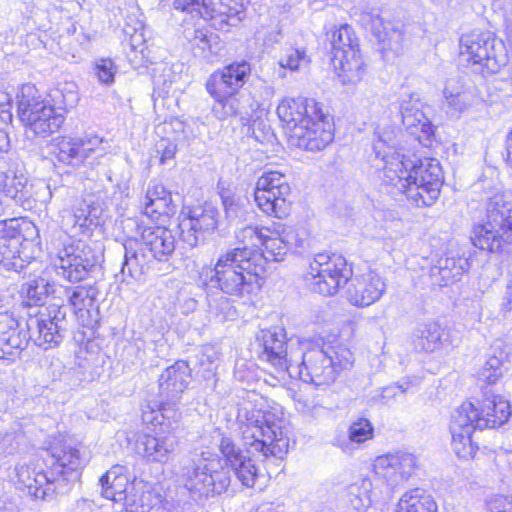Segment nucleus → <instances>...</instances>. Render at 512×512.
<instances>
[{
    "mask_svg": "<svg viewBox=\"0 0 512 512\" xmlns=\"http://www.w3.org/2000/svg\"><path fill=\"white\" fill-rule=\"evenodd\" d=\"M460 55L487 73H496L506 64L504 42L490 31L473 30L460 38Z\"/></svg>",
    "mask_w": 512,
    "mask_h": 512,
    "instance_id": "nucleus-8",
    "label": "nucleus"
},
{
    "mask_svg": "<svg viewBox=\"0 0 512 512\" xmlns=\"http://www.w3.org/2000/svg\"><path fill=\"white\" fill-rule=\"evenodd\" d=\"M396 512H437V504L430 496L415 489L401 497Z\"/></svg>",
    "mask_w": 512,
    "mask_h": 512,
    "instance_id": "nucleus-48",
    "label": "nucleus"
},
{
    "mask_svg": "<svg viewBox=\"0 0 512 512\" xmlns=\"http://www.w3.org/2000/svg\"><path fill=\"white\" fill-rule=\"evenodd\" d=\"M257 342L261 351L259 358L269 363L278 373H288L290 369L291 351L297 350L302 340L287 339L284 328L273 327L261 330L257 335Z\"/></svg>",
    "mask_w": 512,
    "mask_h": 512,
    "instance_id": "nucleus-15",
    "label": "nucleus"
},
{
    "mask_svg": "<svg viewBox=\"0 0 512 512\" xmlns=\"http://www.w3.org/2000/svg\"><path fill=\"white\" fill-rule=\"evenodd\" d=\"M509 365V351L502 342H496L492 345L487 360L479 371V379L494 384L508 371Z\"/></svg>",
    "mask_w": 512,
    "mask_h": 512,
    "instance_id": "nucleus-38",
    "label": "nucleus"
},
{
    "mask_svg": "<svg viewBox=\"0 0 512 512\" xmlns=\"http://www.w3.org/2000/svg\"><path fill=\"white\" fill-rule=\"evenodd\" d=\"M409 178L408 200L417 207L432 206L444 182L440 162L434 158L411 160Z\"/></svg>",
    "mask_w": 512,
    "mask_h": 512,
    "instance_id": "nucleus-11",
    "label": "nucleus"
},
{
    "mask_svg": "<svg viewBox=\"0 0 512 512\" xmlns=\"http://www.w3.org/2000/svg\"><path fill=\"white\" fill-rule=\"evenodd\" d=\"M334 67L337 75L344 85H355L359 83L365 73V64L361 58L359 48H349L347 52H341L339 57H333Z\"/></svg>",
    "mask_w": 512,
    "mask_h": 512,
    "instance_id": "nucleus-36",
    "label": "nucleus"
},
{
    "mask_svg": "<svg viewBox=\"0 0 512 512\" xmlns=\"http://www.w3.org/2000/svg\"><path fill=\"white\" fill-rule=\"evenodd\" d=\"M141 237L143 246L156 261H168L175 250V236L166 227H147L142 231Z\"/></svg>",
    "mask_w": 512,
    "mask_h": 512,
    "instance_id": "nucleus-32",
    "label": "nucleus"
},
{
    "mask_svg": "<svg viewBox=\"0 0 512 512\" xmlns=\"http://www.w3.org/2000/svg\"><path fill=\"white\" fill-rule=\"evenodd\" d=\"M123 249L125 253L121 271L123 274H125L127 271V274L131 278L138 280L142 275H144L143 265L137 262V255H132L130 249H128L126 246H123Z\"/></svg>",
    "mask_w": 512,
    "mask_h": 512,
    "instance_id": "nucleus-63",
    "label": "nucleus"
},
{
    "mask_svg": "<svg viewBox=\"0 0 512 512\" xmlns=\"http://www.w3.org/2000/svg\"><path fill=\"white\" fill-rule=\"evenodd\" d=\"M52 456V477L43 471H33V477L30 471L22 470L19 477L27 487L29 493L37 499L46 500L54 494L53 482L54 474L66 475L69 471L74 472L84 465L79 450L71 446L53 447Z\"/></svg>",
    "mask_w": 512,
    "mask_h": 512,
    "instance_id": "nucleus-9",
    "label": "nucleus"
},
{
    "mask_svg": "<svg viewBox=\"0 0 512 512\" xmlns=\"http://www.w3.org/2000/svg\"><path fill=\"white\" fill-rule=\"evenodd\" d=\"M77 138L62 137L54 144L53 155L56 160L72 169H77L83 164L80 145Z\"/></svg>",
    "mask_w": 512,
    "mask_h": 512,
    "instance_id": "nucleus-44",
    "label": "nucleus"
},
{
    "mask_svg": "<svg viewBox=\"0 0 512 512\" xmlns=\"http://www.w3.org/2000/svg\"><path fill=\"white\" fill-rule=\"evenodd\" d=\"M181 476L184 486L199 499L225 492L231 481L221 460L209 452L195 455L183 466Z\"/></svg>",
    "mask_w": 512,
    "mask_h": 512,
    "instance_id": "nucleus-6",
    "label": "nucleus"
},
{
    "mask_svg": "<svg viewBox=\"0 0 512 512\" xmlns=\"http://www.w3.org/2000/svg\"><path fill=\"white\" fill-rule=\"evenodd\" d=\"M486 217L512 230V196L498 192L490 197L486 205Z\"/></svg>",
    "mask_w": 512,
    "mask_h": 512,
    "instance_id": "nucleus-43",
    "label": "nucleus"
},
{
    "mask_svg": "<svg viewBox=\"0 0 512 512\" xmlns=\"http://www.w3.org/2000/svg\"><path fill=\"white\" fill-rule=\"evenodd\" d=\"M333 354L336 353L330 346L325 349L310 340H302L299 348L291 351L292 364L287 374L315 386L330 385L340 370L350 365L348 359L335 360Z\"/></svg>",
    "mask_w": 512,
    "mask_h": 512,
    "instance_id": "nucleus-4",
    "label": "nucleus"
},
{
    "mask_svg": "<svg viewBox=\"0 0 512 512\" xmlns=\"http://www.w3.org/2000/svg\"><path fill=\"white\" fill-rule=\"evenodd\" d=\"M49 98L50 101L47 102L51 105V107H53L55 112H61L60 114L64 118L67 109L73 107L78 100L77 95L74 92L68 91L65 93L64 90L58 88L51 90L49 93Z\"/></svg>",
    "mask_w": 512,
    "mask_h": 512,
    "instance_id": "nucleus-54",
    "label": "nucleus"
},
{
    "mask_svg": "<svg viewBox=\"0 0 512 512\" xmlns=\"http://www.w3.org/2000/svg\"><path fill=\"white\" fill-rule=\"evenodd\" d=\"M331 44L333 57H339L341 52H347L349 48H359L358 39L355 37L352 27L348 24L341 25L333 32Z\"/></svg>",
    "mask_w": 512,
    "mask_h": 512,
    "instance_id": "nucleus-50",
    "label": "nucleus"
},
{
    "mask_svg": "<svg viewBox=\"0 0 512 512\" xmlns=\"http://www.w3.org/2000/svg\"><path fill=\"white\" fill-rule=\"evenodd\" d=\"M418 467V458L406 451L379 456L374 462L375 474L391 488L406 482Z\"/></svg>",
    "mask_w": 512,
    "mask_h": 512,
    "instance_id": "nucleus-21",
    "label": "nucleus"
},
{
    "mask_svg": "<svg viewBox=\"0 0 512 512\" xmlns=\"http://www.w3.org/2000/svg\"><path fill=\"white\" fill-rule=\"evenodd\" d=\"M444 330L436 322H429L418 327L414 334V345L425 352H434L442 346Z\"/></svg>",
    "mask_w": 512,
    "mask_h": 512,
    "instance_id": "nucleus-45",
    "label": "nucleus"
},
{
    "mask_svg": "<svg viewBox=\"0 0 512 512\" xmlns=\"http://www.w3.org/2000/svg\"><path fill=\"white\" fill-rule=\"evenodd\" d=\"M144 214L152 219L173 213L172 198L162 184L151 183L144 197Z\"/></svg>",
    "mask_w": 512,
    "mask_h": 512,
    "instance_id": "nucleus-40",
    "label": "nucleus"
},
{
    "mask_svg": "<svg viewBox=\"0 0 512 512\" xmlns=\"http://www.w3.org/2000/svg\"><path fill=\"white\" fill-rule=\"evenodd\" d=\"M77 140L81 143L79 147L84 165H99L108 160L107 154L110 146L103 138L97 135H86Z\"/></svg>",
    "mask_w": 512,
    "mask_h": 512,
    "instance_id": "nucleus-42",
    "label": "nucleus"
},
{
    "mask_svg": "<svg viewBox=\"0 0 512 512\" xmlns=\"http://www.w3.org/2000/svg\"><path fill=\"white\" fill-rule=\"evenodd\" d=\"M491 512H512V495H495L487 500Z\"/></svg>",
    "mask_w": 512,
    "mask_h": 512,
    "instance_id": "nucleus-64",
    "label": "nucleus"
},
{
    "mask_svg": "<svg viewBox=\"0 0 512 512\" xmlns=\"http://www.w3.org/2000/svg\"><path fill=\"white\" fill-rule=\"evenodd\" d=\"M270 227L271 231L266 232L265 239L261 244L264 247L261 254L265 256L266 263L268 260L282 261L290 249L289 235L286 233L285 226L273 223ZM258 252L260 253V251Z\"/></svg>",
    "mask_w": 512,
    "mask_h": 512,
    "instance_id": "nucleus-39",
    "label": "nucleus"
},
{
    "mask_svg": "<svg viewBox=\"0 0 512 512\" xmlns=\"http://www.w3.org/2000/svg\"><path fill=\"white\" fill-rule=\"evenodd\" d=\"M268 231H271V227L246 226L236 233V238L245 244L244 247L251 249L249 246L258 247L262 244Z\"/></svg>",
    "mask_w": 512,
    "mask_h": 512,
    "instance_id": "nucleus-55",
    "label": "nucleus"
},
{
    "mask_svg": "<svg viewBox=\"0 0 512 512\" xmlns=\"http://www.w3.org/2000/svg\"><path fill=\"white\" fill-rule=\"evenodd\" d=\"M471 240L481 250L497 252L504 243H512V230L486 217L483 223L473 226Z\"/></svg>",
    "mask_w": 512,
    "mask_h": 512,
    "instance_id": "nucleus-29",
    "label": "nucleus"
},
{
    "mask_svg": "<svg viewBox=\"0 0 512 512\" xmlns=\"http://www.w3.org/2000/svg\"><path fill=\"white\" fill-rule=\"evenodd\" d=\"M173 7L190 14L192 18H219L220 23H229L233 19L241 20V11L236 0H174Z\"/></svg>",
    "mask_w": 512,
    "mask_h": 512,
    "instance_id": "nucleus-19",
    "label": "nucleus"
},
{
    "mask_svg": "<svg viewBox=\"0 0 512 512\" xmlns=\"http://www.w3.org/2000/svg\"><path fill=\"white\" fill-rule=\"evenodd\" d=\"M419 379L416 377H406L399 381L397 384L389 385L381 389L379 397L381 402L388 404L394 400L399 393H406L418 387Z\"/></svg>",
    "mask_w": 512,
    "mask_h": 512,
    "instance_id": "nucleus-52",
    "label": "nucleus"
},
{
    "mask_svg": "<svg viewBox=\"0 0 512 512\" xmlns=\"http://www.w3.org/2000/svg\"><path fill=\"white\" fill-rule=\"evenodd\" d=\"M277 115L288 137L291 133H301L299 126L310 123L314 118L323 117V111L314 99L285 98L277 107Z\"/></svg>",
    "mask_w": 512,
    "mask_h": 512,
    "instance_id": "nucleus-22",
    "label": "nucleus"
},
{
    "mask_svg": "<svg viewBox=\"0 0 512 512\" xmlns=\"http://www.w3.org/2000/svg\"><path fill=\"white\" fill-rule=\"evenodd\" d=\"M128 477L125 475L123 477H119L118 480L114 482V484H109L102 488L101 494L103 497L109 500H113L115 502L125 501V505L128 504V500L131 495L134 493H127L128 488Z\"/></svg>",
    "mask_w": 512,
    "mask_h": 512,
    "instance_id": "nucleus-56",
    "label": "nucleus"
},
{
    "mask_svg": "<svg viewBox=\"0 0 512 512\" xmlns=\"http://www.w3.org/2000/svg\"><path fill=\"white\" fill-rule=\"evenodd\" d=\"M359 22L364 28L370 30L377 39L384 58L391 60L403 52L404 32L402 25L385 21L377 9L361 11Z\"/></svg>",
    "mask_w": 512,
    "mask_h": 512,
    "instance_id": "nucleus-18",
    "label": "nucleus"
},
{
    "mask_svg": "<svg viewBox=\"0 0 512 512\" xmlns=\"http://www.w3.org/2000/svg\"><path fill=\"white\" fill-rule=\"evenodd\" d=\"M208 313L218 321L233 320L237 316L232 302L224 295L208 298Z\"/></svg>",
    "mask_w": 512,
    "mask_h": 512,
    "instance_id": "nucleus-51",
    "label": "nucleus"
},
{
    "mask_svg": "<svg viewBox=\"0 0 512 512\" xmlns=\"http://www.w3.org/2000/svg\"><path fill=\"white\" fill-rule=\"evenodd\" d=\"M26 175L17 169L0 171V194L10 198L17 205L26 184Z\"/></svg>",
    "mask_w": 512,
    "mask_h": 512,
    "instance_id": "nucleus-47",
    "label": "nucleus"
},
{
    "mask_svg": "<svg viewBox=\"0 0 512 512\" xmlns=\"http://www.w3.org/2000/svg\"><path fill=\"white\" fill-rule=\"evenodd\" d=\"M17 107L21 122L36 136L48 137L64 123L61 112H55L33 84L22 85L17 94Z\"/></svg>",
    "mask_w": 512,
    "mask_h": 512,
    "instance_id": "nucleus-7",
    "label": "nucleus"
},
{
    "mask_svg": "<svg viewBox=\"0 0 512 512\" xmlns=\"http://www.w3.org/2000/svg\"><path fill=\"white\" fill-rule=\"evenodd\" d=\"M373 483L369 478H362L348 485L342 495L348 512H368L375 501Z\"/></svg>",
    "mask_w": 512,
    "mask_h": 512,
    "instance_id": "nucleus-37",
    "label": "nucleus"
},
{
    "mask_svg": "<svg viewBox=\"0 0 512 512\" xmlns=\"http://www.w3.org/2000/svg\"><path fill=\"white\" fill-rule=\"evenodd\" d=\"M191 370L187 362L177 361L172 366L166 368L159 377V391L167 401H175L187 388ZM163 402L162 404H164ZM171 405L170 402H166ZM172 406L175 407L173 403Z\"/></svg>",
    "mask_w": 512,
    "mask_h": 512,
    "instance_id": "nucleus-31",
    "label": "nucleus"
},
{
    "mask_svg": "<svg viewBox=\"0 0 512 512\" xmlns=\"http://www.w3.org/2000/svg\"><path fill=\"white\" fill-rule=\"evenodd\" d=\"M101 252L80 239L65 243L58 252V274L70 282L83 280L101 262Z\"/></svg>",
    "mask_w": 512,
    "mask_h": 512,
    "instance_id": "nucleus-13",
    "label": "nucleus"
},
{
    "mask_svg": "<svg viewBox=\"0 0 512 512\" xmlns=\"http://www.w3.org/2000/svg\"><path fill=\"white\" fill-rule=\"evenodd\" d=\"M53 292V285L43 277L28 280L20 289L21 303L24 307L42 306Z\"/></svg>",
    "mask_w": 512,
    "mask_h": 512,
    "instance_id": "nucleus-41",
    "label": "nucleus"
},
{
    "mask_svg": "<svg viewBox=\"0 0 512 512\" xmlns=\"http://www.w3.org/2000/svg\"><path fill=\"white\" fill-rule=\"evenodd\" d=\"M159 504V496L151 491L135 492L126 505L127 512H149L153 504Z\"/></svg>",
    "mask_w": 512,
    "mask_h": 512,
    "instance_id": "nucleus-53",
    "label": "nucleus"
},
{
    "mask_svg": "<svg viewBox=\"0 0 512 512\" xmlns=\"http://www.w3.org/2000/svg\"><path fill=\"white\" fill-rule=\"evenodd\" d=\"M217 360L218 355L213 347H205L197 355V363L203 369V377L205 379H210L215 374Z\"/></svg>",
    "mask_w": 512,
    "mask_h": 512,
    "instance_id": "nucleus-58",
    "label": "nucleus"
},
{
    "mask_svg": "<svg viewBox=\"0 0 512 512\" xmlns=\"http://www.w3.org/2000/svg\"><path fill=\"white\" fill-rule=\"evenodd\" d=\"M70 305L78 322L84 327H93L99 321V307L96 303L97 288L77 286L67 290Z\"/></svg>",
    "mask_w": 512,
    "mask_h": 512,
    "instance_id": "nucleus-27",
    "label": "nucleus"
},
{
    "mask_svg": "<svg viewBox=\"0 0 512 512\" xmlns=\"http://www.w3.org/2000/svg\"><path fill=\"white\" fill-rule=\"evenodd\" d=\"M181 414L174 406L164 403L158 409L150 406L143 410L142 419L156 431L154 435L145 434L137 442V448L150 462L166 463L178 447V438L174 431L178 427Z\"/></svg>",
    "mask_w": 512,
    "mask_h": 512,
    "instance_id": "nucleus-5",
    "label": "nucleus"
},
{
    "mask_svg": "<svg viewBox=\"0 0 512 512\" xmlns=\"http://www.w3.org/2000/svg\"><path fill=\"white\" fill-rule=\"evenodd\" d=\"M47 375L52 381H60L70 384L71 370L67 369L63 361L57 357H52L47 366Z\"/></svg>",
    "mask_w": 512,
    "mask_h": 512,
    "instance_id": "nucleus-62",
    "label": "nucleus"
},
{
    "mask_svg": "<svg viewBox=\"0 0 512 512\" xmlns=\"http://www.w3.org/2000/svg\"><path fill=\"white\" fill-rule=\"evenodd\" d=\"M66 311L57 304H51L27 320L28 340L44 349L58 346L63 340Z\"/></svg>",
    "mask_w": 512,
    "mask_h": 512,
    "instance_id": "nucleus-14",
    "label": "nucleus"
},
{
    "mask_svg": "<svg viewBox=\"0 0 512 512\" xmlns=\"http://www.w3.org/2000/svg\"><path fill=\"white\" fill-rule=\"evenodd\" d=\"M301 133H291L288 140L292 146L307 151H320L329 145L334 138L329 115L323 113V117L314 118L310 123L299 126Z\"/></svg>",
    "mask_w": 512,
    "mask_h": 512,
    "instance_id": "nucleus-23",
    "label": "nucleus"
},
{
    "mask_svg": "<svg viewBox=\"0 0 512 512\" xmlns=\"http://www.w3.org/2000/svg\"><path fill=\"white\" fill-rule=\"evenodd\" d=\"M390 137L383 138L379 136L378 140L373 144V150L376 157L381 160L382 182L386 186H391L397 192L404 194L408 199V189L410 187V166L411 159L406 158L399 153L388 152L392 149L389 145Z\"/></svg>",
    "mask_w": 512,
    "mask_h": 512,
    "instance_id": "nucleus-16",
    "label": "nucleus"
},
{
    "mask_svg": "<svg viewBox=\"0 0 512 512\" xmlns=\"http://www.w3.org/2000/svg\"><path fill=\"white\" fill-rule=\"evenodd\" d=\"M290 194L287 177L278 171H267L256 182L254 200L263 213L281 219L289 214Z\"/></svg>",
    "mask_w": 512,
    "mask_h": 512,
    "instance_id": "nucleus-12",
    "label": "nucleus"
},
{
    "mask_svg": "<svg viewBox=\"0 0 512 512\" xmlns=\"http://www.w3.org/2000/svg\"><path fill=\"white\" fill-rule=\"evenodd\" d=\"M386 289L382 277L374 271L350 277L346 290L347 300L354 306L365 307L378 301Z\"/></svg>",
    "mask_w": 512,
    "mask_h": 512,
    "instance_id": "nucleus-26",
    "label": "nucleus"
},
{
    "mask_svg": "<svg viewBox=\"0 0 512 512\" xmlns=\"http://www.w3.org/2000/svg\"><path fill=\"white\" fill-rule=\"evenodd\" d=\"M237 419L247 453H258L266 459L270 456L281 458L288 452L290 438L283 418L244 403L238 410Z\"/></svg>",
    "mask_w": 512,
    "mask_h": 512,
    "instance_id": "nucleus-2",
    "label": "nucleus"
},
{
    "mask_svg": "<svg viewBox=\"0 0 512 512\" xmlns=\"http://www.w3.org/2000/svg\"><path fill=\"white\" fill-rule=\"evenodd\" d=\"M469 269L468 259L459 255L440 257L430 268V278L433 285L449 286L459 281Z\"/></svg>",
    "mask_w": 512,
    "mask_h": 512,
    "instance_id": "nucleus-34",
    "label": "nucleus"
},
{
    "mask_svg": "<svg viewBox=\"0 0 512 512\" xmlns=\"http://www.w3.org/2000/svg\"><path fill=\"white\" fill-rule=\"evenodd\" d=\"M478 409L481 416L478 422L480 430L501 426L511 415L509 402L500 395L486 393Z\"/></svg>",
    "mask_w": 512,
    "mask_h": 512,
    "instance_id": "nucleus-35",
    "label": "nucleus"
},
{
    "mask_svg": "<svg viewBox=\"0 0 512 512\" xmlns=\"http://www.w3.org/2000/svg\"><path fill=\"white\" fill-rule=\"evenodd\" d=\"M310 62L306 51L303 49L291 48L287 53L279 60L281 68L289 69L291 71H298L302 67H306Z\"/></svg>",
    "mask_w": 512,
    "mask_h": 512,
    "instance_id": "nucleus-57",
    "label": "nucleus"
},
{
    "mask_svg": "<svg viewBox=\"0 0 512 512\" xmlns=\"http://www.w3.org/2000/svg\"><path fill=\"white\" fill-rule=\"evenodd\" d=\"M444 97L448 106L458 113L468 109L475 99L473 92L455 79L446 82Z\"/></svg>",
    "mask_w": 512,
    "mask_h": 512,
    "instance_id": "nucleus-46",
    "label": "nucleus"
},
{
    "mask_svg": "<svg viewBox=\"0 0 512 512\" xmlns=\"http://www.w3.org/2000/svg\"><path fill=\"white\" fill-rule=\"evenodd\" d=\"M217 209L210 205L197 206L189 210L188 215L179 223L180 236L190 247L205 241L217 227Z\"/></svg>",
    "mask_w": 512,
    "mask_h": 512,
    "instance_id": "nucleus-20",
    "label": "nucleus"
},
{
    "mask_svg": "<svg viewBox=\"0 0 512 512\" xmlns=\"http://www.w3.org/2000/svg\"><path fill=\"white\" fill-rule=\"evenodd\" d=\"M372 436L373 427L367 419H360L349 428V440L351 442L360 444L372 438Z\"/></svg>",
    "mask_w": 512,
    "mask_h": 512,
    "instance_id": "nucleus-59",
    "label": "nucleus"
},
{
    "mask_svg": "<svg viewBox=\"0 0 512 512\" xmlns=\"http://www.w3.org/2000/svg\"><path fill=\"white\" fill-rule=\"evenodd\" d=\"M50 197L51 191L45 182L41 180L30 182L26 177L25 188L20 194L18 205L26 210H31L38 202L45 203Z\"/></svg>",
    "mask_w": 512,
    "mask_h": 512,
    "instance_id": "nucleus-49",
    "label": "nucleus"
},
{
    "mask_svg": "<svg viewBox=\"0 0 512 512\" xmlns=\"http://www.w3.org/2000/svg\"><path fill=\"white\" fill-rule=\"evenodd\" d=\"M309 275L307 281L313 292L332 296L348 283L352 268L341 255L319 253L310 262Z\"/></svg>",
    "mask_w": 512,
    "mask_h": 512,
    "instance_id": "nucleus-10",
    "label": "nucleus"
},
{
    "mask_svg": "<svg viewBox=\"0 0 512 512\" xmlns=\"http://www.w3.org/2000/svg\"><path fill=\"white\" fill-rule=\"evenodd\" d=\"M251 74V65L242 60L233 62L213 72L207 82L206 90L214 98L212 113L219 119L239 115L242 120H248L250 111H255L258 104L247 109L237 97L239 90L245 85Z\"/></svg>",
    "mask_w": 512,
    "mask_h": 512,
    "instance_id": "nucleus-3",
    "label": "nucleus"
},
{
    "mask_svg": "<svg viewBox=\"0 0 512 512\" xmlns=\"http://www.w3.org/2000/svg\"><path fill=\"white\" fill-rule=\"evenodd\" d=\"M265 268L266 258L258 250L233 248L221 254L213 268L203 267L200 279L224 294L243 297L260 289Z\"/></svg>",
    "mask_w": 512,
    "mask_h": 512,
    "instance_id": "nucleus-1",
    "label": "nucleus"
},
{
    "mask_svg": "<svg viewBox=\"0 0 512 512\" xmlns=\"http://www.w3.org/2000/svg\"><path fill=\"white\" fill-rule=\"evenodd\" d=\"M117 68L111 59H99L94 65V74L102 84L109 85L114 82Z\"/></svg>",
    "mask_w": 512,
    "mask_h": 512,
    "instance_id": "nucleus-60",
    "label": "nucleus"
},
{
    "mask_svg": "<svg viewBox=\"0 0 512 512\" xmlns=\"http://www.w3.org/2000/svg\"><path fill=\"white\" fill-rule=\"evenodd\" d=\"M219 449L239 481L246 487H253L258 469L252 459L238 448L229 437L221 438Z\"/></svg>",
    "mask_w": 512,
    "mask_h": 512,
    "instance_id": "nucleus-28",
    "label": "nucleus"
},
{
    "mask_svg": "<svg viewBox=\"0 0 512 512\" xmlns=\"http://www.w3.org/2000/svg\"><path fill=\"white\" fill-rule=\"evenodd\" d=\"M480 412L472 402L462 403L451 416L450 433L452 448L460 458H470L476 453L477 447L472 441V433L480 429Z\"/></svg>",
    "mask_w": 512,
    "mask_h": 512,
    "instance_id": "nucleus-17",
    "label": "nucleus"
},
{
    "mask_svg": "<svg viewBox=\"0 0 512 512\" xmlns=\"http://www.w3.org/2000/svg\"><path fill=\"white\" fill-rule=\"evenodd\" d=\"M28 345V335L9 311L0 312V360L13 362Z\"/></svg>",
    "mask_w": 512,
    "mask_h": 512,
    "instance_id": "nucleus-25",
    "label": "nucleus"
},
{
    "mask_svg": "<svg viewBox=\"0 0 512 512\" xmlns=\"http://www.w3.org/2000/svg\"><path fill=\"white\" fill-rule=\"evenodd\" d=\"M23 236L17 227V220L0 222V264L7 270H22L27 260L22 256Z\"/></svg>",
    "mask_w": 512,
    "mask_h": 512,
    "instance_id": "nucleus-24",
    "label": "nucleus"
},
{
    "mask_svg": "<svg viewBox=\"0 0 512 512\" xmlns=\"http://www.w3.org/2000/svg\"><path fill=\"white\" fill-rule=\"evenodd\" d=\"M62 223L73 236L89 235L98 225L96 208L86 200H76L70 210L64 211Z\"/></svg>",
    "mask_w": 512,
    "mask_h": 512,
    "instance_id": "nucleus-33",
    "label": "nucleus"
},
{
    "mask_svg": "<svg viewBox=\"0 0 512 512\" xmlns=\"http://www.w3.org/2000/svg\"><path fill=\"white\" fill-rule=\"evenodd\" d=\"M217 39L214 33H208L203 29H196L192 38V43L195 48L201 51V56L208 57L212 54V43Z\"/></svg>",
    "mask_w": 512,
    "mask_h": 512,
    "instance_id": "nucleus-61",
    "label": "nucleus"
},
{
    "mask_svg": "<svg viewBox=\"0 0 512 512\" xmlns=\"http://www.w3.org/2000/svg\"><path fill=\"white\" fill-rule=\"evenodd\" d=\"M402 123L406 130L420 143L429 141L434 134V128L430 120L422 111V103L419 99L409 97L403 100L400 107Z\"/></svg>",
    "mask_w": 512,
    "mask_h": 512,
    "instance_id": "nucleus-30",
    "label": "nucleus"
}]
</instances>
